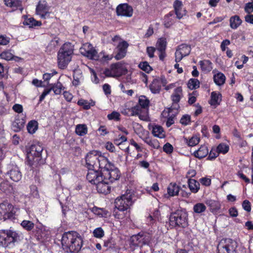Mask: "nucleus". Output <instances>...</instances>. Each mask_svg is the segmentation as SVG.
Segmentation results:
<instances>
[{
    "label": "nucleus",
    "mask_w": 253,
    "mask_h": 253,
    "mask_svg": "<svg viewBox=\"0 0 253 253\" xmlns=\"http://www.w3.org/2000/svg\"><path fill=\"white\" fill-rule=\"evenodd\" d=\"M62 248L68 253H79L83 245V239L75 231L64 232L62 236Z\"/></svg>",
    "instance_id": "1"
},
{
    "label": "nucleus",
    "mask_w": 253,
    "mask_h": 253,
    "mask_svg": "<svg viewBox=\"0 0 253 253\" xmlns=\"http://www.w3.org/2000/svg\"><path fill=\"white\" fill-rule=\"evenodd\" d=\"M74 45L70 42L64 43L57 53V64L59 69H65L72 60Z\"/></svg>",
    "instance_id": "2"
},
{
    "label": "nucleus",
    "mask_w": 253,
    "mask_h": 253,
    "mask_svg": "<svg viewBox=\"0 0 253 253\" xmlns=\"http://www.w3.org/2000/svg\"><path fill=\"white\" fill-rule=\"evenodd\" d=\"M42 151L43 147L38 144H33L29 147L27 151L26 164L31 169L44 163V161L42 156Z\"/></svg>",
    "instance_id": "3"
},
{
    "label": "nucleus",
    "mask_w": 253,
    "mask_h": 253,
    "mask_svg": "<svg viewBox=\"0 0 253 253\" xmlns=\"http://www.w3.org/2000/svg\"><path fill=\"white\" fill-rule=\"evenodd\" d=\"M169 226L175 228H185L188 225V213L184 209L177 210L170 213Z\"/></svg>",
    "instance_id": "4"
},
{
    "label": "nucleus",
    "mask_w": 253,
    "mask_h": 253,
    "mask_svg": "<svg viewBox=\"0 0 253 253\" xmlns=\"http://www.w3.org/2000/svg\"><path fill=\"white\" fill-rule=\"evenodd\" d=\"M20 235L12 229L0 230V244L12 248L20 241Z\"/></svg>",
    "instance_id": "5"
},
{
    "label": "nucleus",
    "mask_w": 253,
    "mask_h": 253,
    "mask_svg": "<svg viewBox=\"0 0 253 253\" xmlns=\"http://www.w3.org/2000/svg\"><path fill=\"white\" fill-rule=\"evenodd\" d=\"M237 242L230 239H222L219 242L217 249L218 253H236Z\"/></svg>",
    "instance_id": "6"
},
{
    "label": "nucleus",
    "mask_w": 253,
    "mask_h": 253,
    "mask_svg": "<svg viewBox=\"0 0 253 253\" xmlns=\"http://www.w3.org/2000/svg\"><path fill=\"white\" fill-rule=\"evenodd\" d=\"M15 211L14 206L8 201L0 203V217L6 220L15 219Z\"/></svg>",
    "instance_id": "7"
},
{
    "label": "nucleus",
    "mask_w": 253,
    "mask_h": 253,
    "mask_svg": "<svg viewBox=\"0 0 253 253\" xmlns=\"http://www.w3.org/2000/svg\"><path fill=\"white\" fill-rule=\"evenodd\" d=\"M150 240V236L144 233H139L137 235H132L130 240V248L133 250L136 247H141L144 245L149 244Z\"/></svg>",
    "instance_id": "8"
},
{
    "label": "nucleus",
    "mask_w": 253,
    "mask_h": 253,
    "mask_svg": "<svg viewBox=\"0 0 253 253\" xmlns=\"http://www.w3.org/2000/svg\"><path fill=\"white\" fill-rule=\"evenodd\" d=\"M50 8V7L45 0H40L36 7V13L41 19H48L51 14Z\"/></svg>",
    "instance_id": "9"
},
{
    "label": "nucleus",
    "mask_w": 253,
    "mask_h": 253,
    "mask_svg": "<svg viewBox=\"0 0 253 253\" xmlns=\"http://www.w3.org/2000/svg\"><path fill=\"white\" fill-rule=\"evenodd\" d=\"M100 151L92 150L89 152L85 157L84 166L87 169L97 168Z\"/></svg>",
    "instance_id": "10"
},
{
    "label": "nucleus",
    "mask_w": 253,
    "mask_h": 253,
    "mask_svg": "<svg viewBox=\"0 0 253 253\" xmlns=\"http://www.w3.org/2000/svg\"><path fill=\"white\" fill-rule=\"evenodd\" d=\"M102 174L103 178L107 179L110 183L119 179L121 176L120 170L114 165L113 168H109L108 169H104Z\"/></svg>",
    "instance_id": "11"
},
{
    "label": "nucleus",
    "mask_w": 253,
    "mask_h": 253,
    "mask_svg": "<svg viewBox=\"0 0 253 253\" xmlns=\"http://www.w3.org/2000/svg\"><path fill=\"white\" fill-rule=\"evenodd\" d=\"M122 64L120 62L113 63L111 65L110 69L106 68L103 74L107 77L120 76L123 73Z\"/></svg>",
    "instance_id": "12"
},
{
    "label": "nucleus",
    "mask_w": 253,
    "mask_h": 253,
    "mask_svg": "<svg viewBox=\"0 0 253 253\" xmlns=\"http://www.w3.org/2000/svg\"><path fill=\"white\" fill-rule=\"evenodd\" d=\"M86 179L92 184H95L103 178L102 172L97 168L88 169L86 176Z\"/></svg>",
    "instance_id": "13"
},
{
    "label": "nucleus",
    "mask_w": 253,
    "mask_h": 253,
    "mask_svg": "<svg viewBox=\"0 0 253 253\" xmlns=\"http://www.w3.org/2000/svg\"><path fill=\"white\" fill-rule=\"evenodd\" d=\"M167 42L165 38H159L156 44V49L159 51V57L160 60L163 61L167 56L166 48Z\"/></svg>",
    "instance_id": "14"
},
{
    "label": "nucleus",
    "mask_w": 253,
    "mask_h": 253,
    "mask_svg": "<svg viewBox=\"0 0 253 253\" xmlns=\"http://www.w3.org/2000/svg\"><path fill=\"white\" fill-rule=\"evenodd\" d=\"M25 123V115L22 117L19 115H17L15 116L14 120L12 122L11 128L14 132H20L24 128Z\"/></svg>",
    "instance_id": "15"
},
{
    "label": "nucleus",
    "mask_w": 253,
    "mask_h": 253,
    "mask_svg": "<svg viewBox=\"0 0 253 253\" xmlns=\"http://www.w3.org/2000/svg\"><path fill=\"white\" fill-rule=\"evenodd\" d=\"M110 183L107 179L102 178L98 181L95 185H96V190L99 193L107 195L110 193L111 187L109 184Z\"/></svg>",
    "instance_id": "16"
},
{
    "label": "nucleus",
    "mask_w": 253,
    "mask_h": 253,
    "mask_svg": "<svg viewBox=\"0 0 253 253\" xmlns=\"http://www.w3.org/2000/svg\"><path fill=\"white\" fill-rule=\"evenodd\" d=\"M182 2L179 0H175L173 3L174 9V14L176 15V18L178 19H181L186 14V10L183 8Z\"/></svg>",
    "instance_id": "17"
},
{
    "label": "nucleus",
    "mask_w": 253,
    "mask_h": 253,
    "mask_svg": "<svg viewBox=\"0 0 253 253\" xmlns=\"http://www.w3.org/2000/svg\"><path fill=\"white\" fill-rule=\"evenodd\" d=\"M182 97L183 90L181 86H178L175 88L170 96L171 99L172 101V105L177 106V107H175L177 110H178L179 107L178 103L180 102Z\"/></svg>",
    "instance_id": "18"
},
{
    "label": "nucleus",
    "mask_w": 253,
    "mask_h": 253,
    "mask_svg": "<svg viewBox=\"0 0 253 253\" xmlns=\"http://www.w3.org/2000/svg\"><path fill=\"white\" fill-rule=\"evenodd\" d=\"M111 168H113V164L110 163L106 157L102 155L101 153L100 152L97 169L102 172L104 169H108Z\"/></svg>",
    "instance_id": "19"
},
{
    "label": "nucleus",
    "mask_w": 253,
    "mask_h": 253,
    "mask_svg": "<svg viewBox=\"0 0 253 253\" xmlns=\"http://www.w3.org/2000/svg\"><path fill=\"white\" fill-rule=\"evenodd\" d=\"M141 109L140 106H136L132 108V111L133 114L137 115L139 118L142 121L148 122L149 121L148 110Z\"/></svg>",
    "instance_id": "20"
},
{
    "label": "nucleus",
    "mask_w": 253,
    "mask_h": 253,
    "mask_svg": "<svg viewBox=\"0 0 253 253\" xmlns=\"http://www.w3.org/2000/svg\"><path fill=\"white\" fill-rule=\"evenodd\" d=\"M116 48L118 49L117 53L115 56L116 60H120L124 57L126 54V41H124L120 42Z\"/></svg>",
    "instance_id": "21"
},
{
    "label": "nucleus",
    "mask_w": 253,
    "mask_h": 253,
    "mask_svg": "<svg viewBox=\"0 0 253 253\" xmlns=\"http://www.w3.org/2000/svg\"><path fill=\"white\" fill-rule=\"evenodd\" d=\"M9 178L15 182L19 181L22 178V174L19 168L17 167L12 168L6 173Z\"/></svg>",
    "instance_id": "22"
},
{
    "label": "nucleus",
    "mask_w": 253,
    "mask_h": 253,
    "mask_svg": "<svg viewBox=\"0 0 253 253\" xmlns=\"http://www.w3.org/2000/svg\"><path fill=\"white\" fill-rule=\"evenodd\" d=\"M5 5L10 7L12 10H23L21 0H3Z\"/></svg>",
    "instance_id": "23"
},
{
    "label": "nucleus",
    "mask_w": 253,
    "mask_h": 253,
    "mask_svg": "<svg viewBox=\"0 0 253 253\" xmlns=\"http://www.w3.org/2000/svg\"><path fill=\"white\" fill-rule=\"evenodd\" d=\"M126 191L122 196L117 197L115 201V208L117 209H126Z\"/></svg>",
    "instance_id": "24"
},
{
    "label": "nucleus",
    "mask_w": 253,
    "mask_h": 253,
    "mask_svg": "<svg viewBox=\"0 0 253 253\" xmlns=\"http://www.w3.org/2000/svg\"><path fill=\"white\" fill-rule=\"evenodd\" d=\"M205 203L212 213H216L220 209L221 204L218 201L209 199L206 200Z\"/></svg>",
    "instance_id": "25"
},
{
    "label": "nucleus",
    "mask_w": 253,
    "mask_h": 253,
    "mask_svg": "<svg viewBox=\"0 0 253 253\" xmlns=\"http://www.w3.org/2000/svg\"><path fill=\"white\" fill-rule=\"evenodd\" d=\"M174 18L173 11H170L165 15L163 19V24L165 27L168 28L172 26L175 23Z\"/></svg>",
    "instance_id": "26"
},
{
    "label": "nucleus",
    "mask_w": 253,
    "mask_h": 253,
    "mask_svg": "<svg viewBox=\"0 0 253 253\" xmlns=\"http://www.w3.org/2000/svg\"><path fill=\"white\" fill-rule=\"evenodd\" d=\"M180 187L176 183L171 182L167 188V194L169 197H174L178 195Z\"/></svg>",
    "instance_id": "27"
},
{
    "label": "nucleus",
    "mask_w": 253,
    "mask_h": 253,
    "mask_svg": "<svg viewBox=\"0 0 253 253\" xmlns=\"http://www.w3.org/2000/svg\"><path fill=\"white\" fill-rule=\"evenodd\" d=\"M91 211L100 217L107 218L111 215V213L107 210L104 208H98L96 206L92 208Z\"/></svg>",
    "instance_id": "28"
},
{
    "label": "nucleus",
    "mask_w": 253,
    "mask_h": 253,
    "mask_svg": "<svg viewBox=\"0 0 253 253\" xmlns=\"http://www.w3.org/2000/svg\"><path fill=\"white\" fill-rule=\"evenodd\" d=\"M149 88L152 93H159L161 89V82L159 78L153 80L149 85Z\"/></svg>",
    "instance_id": "29"
},
{
    "label": "nucleus",
    "mask_w": 253,
    "mask_h": 253,
    "mask_svg": "<svg viewBox=\"0 0 253 253\" xmlns=\"http://www.w3.org/2000/svg\"><path fill=\"white\" fill-rule=\"evenodd\" d=\"M88 50H85V55L90 59L98 60L99 56L96 50L90 44L88 45Z\"/></svg>",
    "instance_id": "30"
},
{
    "label": "nucleus",
    "mask_w": 253,
    "mask_h": 253,
    "mask_svg": "<svg viewBox=\"0 0 253 253\" xmlns=\"http://www.w3.org/2000/svg\"><path fill=\"white\" fill-rule=\"evenodd\" d=\"M188 184L189 189L192 193H197L200 189V183L194 179L189 178Z\"/></svg>",
    "instance_id": "31"
},
{
    "label": "nucleus",
    "mask_w": 253,
    "mask_h": 253,
    "mask_svg": "<svg viewBox=\"0 0 253 253\" xmlns=\"http://www.w3.org/2000/svg\"><path fill=\"white\" fill-rule=\"evenodd\" d=\"M199 64L200 66L201 69L202 71L204 72H210L212 69V63L209 60H203L199 62Z\"/></svg>",
    "instance_id": "32"
},
{
    "label": "nucleus",
    "mask_w": 253,
    "mask_h": 253,
    "mask_svg": "<svg viewBox=\"0 0 253 253\" xmlns=\"http://www.w3.org/2000/svg\"><path fill=\"white\" fill-rule=\"evenodd\" d=\"M24 25L28 26L29 28H34L37 26H40L42 25V22L40 21H37L33 17L28 18L26 17L23 21Z\"/></svg>",
    "instance_id": "33"
},
{
    "label": "nucleus",
    "mask_w": 253,
    "mask_h": 253,
    "mask_svg": "<svg viewBox=\"0 0 253 253\" xmlns=\"http://www.w3.org/2000/svg\"><path fill=\"white\" fill-rule=\"evenodd\" d=\"M39 124L35 120H32L29 121L27 125V129L28 132L31 134H34L38 130Z\"/></svg>",
    "instance_id": "34"
},
{
    "label": "nucleus",
    "mask_w": 253,
    "mask_h": 253,
    "mask_svg": "<svg viewBox=\"0 0 253 253\" xmlns=\"http://www.w3.org/2000/svg\"><path fill=\"white\" fill-rule=\"evenodd\" d=\"M209 153L208 148L205 145H202L198 150L194 152V156L200 159L205 158Z\"/></svg>",
    "instance_id": "35"
},
{
    "label": "nucleus",
    "mask_w": 253,
    "mask_h": 253,
    "mask_svg": "<svg viewBox=\"0 0 253 253\" xmlns=\"http://www.w3.org/2000/svg\"><path fill=\"white\" fill-rule=\"evenodd\" d=\"M152 133L153 135L160 138L165 137L164 130L162 126L159 125H155L153 126Z\"/></svg>",
    "instance_id": "36"
},
{
    "label": "nucleus",
    "mask_w": 253,
    "mask_h": 253,
    "mask_svg": "<svg viewBox=\"0 0 253 253\" xmlns=\"http://www.w3.org/2000/svg\"><path fill=\"white\" fill-rule=\"evenodd\" d=\"M213 78L214 83L218 86L223 85L225 82L226 77L221 72L214 74Z\"/></svg>",
    "instance_id": "37"
},
{
    "label": "nucleus",
    "mask_w": 253,
    "mask_h": 253,
    "mask_svg": "<svg viewBox=\"0 0 253 253\" xmlns=\"http://www.w3.org/2000/svg\"><path fill=\"white\" fill-rule=\"evenodd\" d=\"M230 26L233 29H237L242 23V21L238 15H234L230 17Z\"/></svg>",
    "instance_id": "38"
},
{
    "label": "nucleus",
    "mask_w": 253,
    "mask_h": 253,
    "mask_svg": "<svg viewBox=\"0 0 253 253\" xmlns=\"http://www.w3.org/2000/svg\"><path fill=\"white\" fill-rule=\"evenodd\" d=\"M77 104L80 106H82L84 110H88L91 106L95 105V102L90 100V102H89L88 100L81 98L78 101Z\"/></svg>",
    "instance_id": "39"
},
{
    "label": "nucleus",
    "mask_w": 253,
    "mask_h": 253,
    "mask_svg": "<svg viewBox=\"0 0 253 253\" xmlns=\"http://www.w3.org/2000/svg\"><path fill=\"white\" fill-rule=\"evenodd\" d=\"M87 131V127L85 124H79L76 126L75 132L79 136H82L86 134Z\"/></svg>",
    "instance_id": "40"
},
{
    "label": "nucleus",
    "mask_w": 253,
    "mask_h": 253,
    "mask_svg": "<svg viewBox=\"0 0 253 253\" xmlns=\"http://www.w3.org/2000/svg\"><path fill=\"white\" fill-rule=\"evenodd\" d=\"M184 139L185 143L189 147L195 146L200 142V138L197 136H193L190 139L184 137Z\"/></svg>",
    "instance_id": "41"
},
{
    "label": "nucleus",
    "mask_w": 253,
    "mask_h": 253,
    "mask_svg": "<svg viewBox=\"0 0 253 253\" xmlns=\"http://www.w3.org/2000/svg\"><path fill=\"white\" fill-rule=\"evenodd\" d=\"M43 226L42 225H38L34 227L32 230L33 234L38 240L42 238L43 234Z\"/></svg>",
    "instance_id": "42"
},
{
    "label": "nucleus",
    "mask_w": 253,
    "mask_h": 253,
    "mask_svg": "<svg viewBox=\"0 0 253 253\" xmlns=\"http://www.w3.org/2000/svg\"><path fill=\"white\" fill-rule=\"evenodd\" d=\"M126 213V209H115L113 211V214L116 218L119 219H123L125 218Z\"/></svg>",
    "instance_id": "43"
},
{
    "label": "nucleus",
    "mask_w": 253,
    "mask_h": 253,
    "mask_svg": "<svg viewBox=\"0 0 253 253\" xmlns=\"http://www.w3.org/2000/svg\"><path fill=\"white\" fill-rule=\"evenodd\" d=\"M143 140L145 143L154 149H158L160 148V143L158 140L156 139H152L146 137L143 139Z\"/></svg>",
    "instance_id": "44"
},
{
    "label": "nucleus",
    "mask_w": 253,
    "mask_h": 253,
    "mask_svg": "<svg viewBox=\"0 0 253 253\" xmlns=\"http://www.w3.org/2000/svg\"><path fill=\"white\" fill-rule=\"evenodd\" d=\"M20 225L27 231H32L35 227V224L32 221L27 220H23Z\"/></svg>",
    "instance_id": "45"
},
{
    "label": "nucleus",
    "mask_w": 253,
    "mask_h": 253,
    "mask_svg": "<svg viewBox=\"0 0 253 253\" xmlns=\"http://www.w3.org/2000/svg\"><path fill=\"white\" fill-rule=\"evenodd\" d=\"M138 103L140 108L145 109L148 108L150 101L145 96L141 95L139 98Z\"/></svg>",
    "instance_id": "46"
},
{
    "label": "nucleus",
    "mask_w": 253,
    "mask_h": 253,
    "mask_svg": "<svg viewBox=\"0 0 253 253\" xmlns=\"http://www.w3.org/2000/svg\"><path fill=\"white\" fill-rule=\"evenodd\" d=\"M221 96L220 93H216L215 91H212L211 93V99L209 101V104L212 105H219V103L218 102L219 97Z\"/></svg>",
    "instance_id": "47"
},
{
    "label": "nucleus",
    "mask_w": 253,
    "mask_h": 253,
    "mask_svg": "<svg viewBox=\"0 0 253 253\" xmlns=\"http://www.w3.org/2000/svg\"><path fill=\"white\" fill-rule=\"evenodd\" d=\"M177 49L179 50L184 56H188L191 52V46L189 45L183 43L178 46Z\"/></svg>",
    "instance_id": "48"
},
{
    "label": "nucleus",
    "mask_w": 253,
    "mask_h": 253,
    "mask_svg": "<svg viewBox=\"0 0 253 253\" xmlns=\"http://www.w3.org/2000/svg\"><path fill=\"white\" fill-rule=\"evenodd\" d=\"M118 16H126V3L118 5L116 8Z\"/></svg>",
    "instance_id": "49"
},
{
    "label": "nucleus",
    "mask_w": 253,
    "mask_h": 253,
    "mask_svg": "<svg viewBox=\"0 0 253 253\" xmlns=\"http://www.w3.org/2000/svg\"><path fill=\"white\" fill-rule=\"evenodd\" d=\"M200 83L197 79H190L187 83L188 87L191 90L196 89L200 87Z\"/></svg>",
    "instance_id": "50"
},
{
    "label": "nucleus",
    "mask_w": 253,
    "mask_h": 253,
    "mask_svg": "<svg viewBox=\"0 0 253 253\" xmlns=\"http://www.w3.org/2000/svg\"><path fill=\"white\" fill-rule=\"evenodd\" d=\"M0 57H1V58L7 61H10V60H12L13 59H14L15 60H16V59H15V58H19L17 56H14L10 52V51H9L8 50L4 51L2 52L0 54Z\"/></svg>",
    "instance_id": "51"
},
{
    "label": "nucleus",
    "mask_w": 253,
    "mask_h": 253,
    "mask_svg": "<svg viewBox=\"0 0 253 253\" xmlns=\"http://www.w3.org/2000/svg\"><path fill=\"white\" fill-rule=\"evenodd\" d=\"M216 150L219 154H225L229 150V146L225 143H221L217 146Z\"/></svg>",
    "instance_id": "52"
},
{
    "label": "nucleus",
    "mask_w": 253,
    "mask_h": 253,
    "mask_svg": "<svg viewBox=\"0 0 253 253\" xmlns=\"http://www.w3.org/2000/svg\"><path fill=\"white\" fill-rule=\"evenodd\" d=\"M207 208L206 206L202 203L196 204L193 206V211L196 213H202L206 211Z\"/></svg>",
    "instance_id": "53"
},
{
    "label": "nucleus",
    "mask_w": 253,
    "mask_h": 253,
    "mask_svg": "<svg viewBox=\"0 0 253 253\" xmlns=\"http://www.w3.org/2000/svg\"><path fill=\"white\" fill-rule=\"evenodd\" d=\"M138 67L146 73H149L153 70L152 67L147 61L140 62L138 64Z\"/></svg>",
    "instance_id": "54"
},
{
    "label": "nucleus",
    "mask_w": 253,
    "mask_h": 253,
    "mask_svg": "<svg viewBox=\"0 0 253 253\" xmlns=\"http://www.w3.org/2000/svg\"><path fill=\"white\" fill-rule=\"evenodd\" d=\"M103 246L107 248V250H116V243L112 238L104 241Z\"/></svg>",
    "instance_id": "55"
},
{
    "label": "nucleus",
    "mask_w": 253,
    "mask_h": 253,
    "mask_svg": "<svg viewBox=\"0 0 253 253\" xmlns=\"http://www.w3.org/2000/svg\"><path fill=\"white\" fill-rule=\"evenodd\" d=\"M93 234L95 238H101L104 236V232L101 227H98L94 230Z\"/></svg>",
    "instance_id": "56"
},
{
    "label": "nucleus",
    "mask_w": 253,
    "mask_h": 253,
    "mask_svg": "<svg viewBox=\"0 0 253 253\" xmlns=\"http://www.w3.org/2000/svg\"><path fill=\"white\" fill-rule=\"evenodd\" d=\"M120 114L119 113L113 111L111 114H109L107 115V118L109 120H114V121H119L120 118Z\"/></svg>",
    "instance_id": "57"
},
{
    "label": "nucleus",
    "mask_w": 253,
    "mask_h": 253,
    "mask_svg": "<svg viewBox=\"0 0 253 253\" xmlns=\"http://www.w3.org/2000/svg\"><path fill=\"white\" fill-rule=\"evenodd\" d=\"M191 122V117L189 115H183L180 120V123L184 125L187 126Z\"/></svg>",
    "instance_id": "58"
},
{
    "label": "nucleus",
    "mask_w": 253,
    "mask_h": 253,
    "mask_svg": "<svg viewBox=\"0 0 253 253\" xmlns=\"http://www.w3.org/2000/svg\"><path fill=\"white\" fill-rule=\"evenodd\" d=\"M219 153H218L216 149H211V151L209 154V156L207 158V159L209 160H213L216 157H218Z\"/></svg>",
    "instance_id": "59"
},
{
    "label": "nucleus",
    "mask_w": 253,
    "mask_h": 253,
    "mask_svg": "<svg viewBox=\"0 0 253 253\" xmlns=\"http://www.w3.org/2000/svg\"><path fill=\"white\" fill-rule=\"evenodd\" d=\"M173 147L169 143H166L163 147V151L167 154H170L173 152Z\"/></svg>",
    "instance_id": "60"
},
{
    "label": "nucleus",
    "mask_w": 253,
    "mask_h": 253,
    "mask_svg": "<svg viewBox=\"0 0 253 253\" xmlns=\"http://www.w3.org/2000/svg\"><path fill=\"white\" fill-rule=\"evenodd\" d=\"M126 141V137L125 136H119V138L114 140V143L118 146L123 145V142Z\"/></svg>",
    "instance_id": "61"
},
{
    "label": "nucleus",
    "mask_w": 253,
    "mask_h": 253,
    "mask_svg": "<svg viewBox=\"0 0 253 253\" xmlns=\"http://www.w3.org/2000/svg\"><path fill=\"white\" fill-rule=\"evenodd\" d=\"M52 88H46L43 90V91L40 96L38 104L41 103L44 100L45 96L50 92Z\"/></svg>",
    "instance_id": "62"
},
{
    "label": "nucleus",
    "mask_w": 253,
    "mask_h": 253,
    "mask_svg": "<svg viewBox=\"0 0 253 253\" xmlns=\"http://www.w3.org/2000/svg\"><path fill=\"white\" fill-rule=\"evenodd\" d=\"M242 207L244 210L248 212H250L251 211V204L249 201L245 200L243 202Z\"/></svg>",
    "instance_id": "63"
},
{
    "label": "nucleus",
    "mask_w": 253,
    "mask_h": 253,
    "mask_svg": "<svg viewBox=\"0 0 253 253\" xmlns=\"http://www.w3.org/2000/svg\"><path fill=\"white\" fill-rule=\"evenodd\" d=\"M245 11L247 13H251L253 12V2H249L246 4Z\"/></svg>",
    "instance_id": "64"
}]
</instances>
